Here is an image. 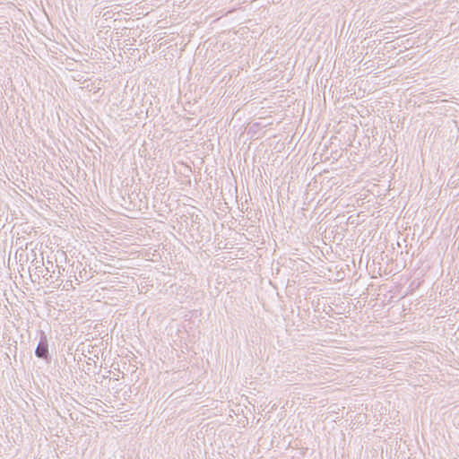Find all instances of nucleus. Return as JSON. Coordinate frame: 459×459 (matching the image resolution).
<instances>
[{"label":"nucleus","mask_w":459,"mask_h":459,"mask_svg":"<svg viewBox=\"0 0 459 459\" xmlns=\"http://www.w3.org/2000/svg\"><path fill=\"white\" fill-rule=\"evenodd\" d=\"M82 264L80 262H77L76 264H74V263L72 264V272L75 273L76 271H79V278H81V279L83 278V273H84V275L86 274L85 269L82 268Z\"/></svg>","instance_id":"obj_3"},{"label":"nucleus","mask_w":459,"mask_h":459,"mask_svg":"<svg viewBox=\"0 0 459 459\" xmlns=\"http://www.w3.org/2000/svg\"><path fill=\"white\" fill-rule=\"evenodd\" d=\"M61 282H63V280H60V282L57 283V286H60Z\"/></svg>","instance_id":"obj_8"},{"label":"nucleus","mask_w":459,"mask_h":459,"mask_svg":"<svg viewBox=\"0 0 459 459\" xmlns=\"http://www.w3.org/2000/svg\"><path fill=\"white\" fill-rule=\"evenodd\" d=\"M61 282H63V280H60V282L57 283V286H60Z\"/></svg>","instance_id":"obj_10"},{"label":"nucleus","mask_w":459,"mask_h":459,"mask_svg":"<svg viewBox=\"0 0 459 459\" xmlns=\"http://www.w3.org/2000/svg\"><path fill=\"white\" fill-rule=\"evenodd\" d=\"M58 271L56 272V274H57V278L60 277V275L62 274L61 271H60V267L58 265H56Z\"/></svg>","instance_id":"obj_5"},{"label":"nucleus","mask_w":459,"mask_h":459,"mask_svg":"<svg viewBox=\"0 0 459 459\" xmlns=\"http://www.w3.org/2000/svg\"><path fill=\"white\" fill-rule=\"evenodd\" d=\"M49 265H50L51 267H53V265H54V264H53V262H51V261L48 260V261H47V266H45V267H44V272H46V273H43V274H42V276H43L44 278H46L47 280H48V273H50V271H51V268L49 267Z\"/></svg>","instance_id":"obj_4"},{"label":"nucleus","mask_w":459,"mask_h":459,"mask_svg":"<svg viewBox=\"0 0 459 459\" xmlns=\"http://www.w3.org/2000/svg\"><path fill=\"white\" fill-rule=\"evenodd\" d=\"M55 273H56V271H55V270H53V271L51 272V273H49V278H52V277H53V275H52V274H55Z\"/></svg>","instance_id":"obj_6"},{"label":"nucleus","mask_w":459,"mask_h":459,"mask_svg":"<svg viewBox=\"0 0 459 459\" xmlns=\"http://www.w3.org/2000/svg\"><path fill=\"white\" fill-rule=\"evenodd\" d=\"M38 334L39 336V342L35 350V355L37 358L42 359L47 363H48L51 359V356L48 351V341L47 338V334L43 330H39Z\"/></svg>","instance_id":"obj_1"},{"label":"nucleus","mask_w":459,"mask_h":459,"mask_svg":"<svg viewBox=\"0 0 459 459\" xmlns=\"http://www.w3.org/2000/svg\"><path fill=\"white\" fill-rule=\"evenodd\" d=\"M22 254H20V258L19 260L22 261Z\"/></svg>","instance_id":"obj_7"},{"label":"nucleus","mask_w":459,"mask_h":459,"mask_svg":"<svg viewBox=\"0 0 459 459\" xmlns=\"http://www.w3.org/2000/svg\"><path fill=\"white\" fill-rule=\"evenodd\" d=\"M61 282H63V280H60V282L57 283V286H60Z\"/></svg>","instance_id":"obj_9"},{"label":"nucleus","mask_w":459,"mask_h":459,"mask_svg":"<svg viewBox=\"0 0 459 459\" xmlns=\"http://www.w3.org/2000/svg\"><path fill=\"white\" fill-rule=\"evenodd\" d=\"M31 265L34 267V270L38 273V277L39 278V274H43L44 273V259L41 257L40 260L34 258L31 262Z\"/></svg>","instance_id":"obj_2"}]
</instances>
